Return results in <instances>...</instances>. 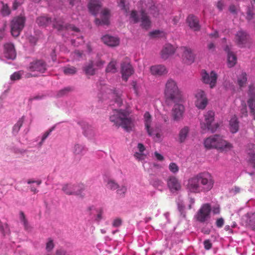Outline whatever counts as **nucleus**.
<instances>
[{"label": "nucleus", "mask_w": 255, "mask_h": 255, "mask_svg": "<svg viewBox=\"0 0 255 255\" xmlns=\"http://www.w3.org/2000/svg\"><path fill=\"white\" fill-rule=\"evenodd\" d=\"M63 71L65 74L68 75L74 74L76 72V68L72 66L64 67Z\"/></svg>", "instance_id": "45"}, {"label": "nucleus", "mask_w": 255, "mask_h": 255, "mask_svg": "<svg viewBox=\"0 0 255 255\" xmlns=\"http://www.w3.org/2000/svg\"><path fill=\"white\" fill-rule=\"evenodd\" d=\"M122 224V220L119 218H116L113 222V226L115 227H119Z\"/></svg>", "instance_id": "60"}, {"label": "nucleus", "mask_w": 255, "mask_h": 255, "mask_svg": "<svg viewBox=\"0 0 255 255\" xmlns=\"http://www.w3.org/2000/svg\"><path fill=\"white\" fill-rule=\"evenodd\" d=\"M84 70L87 75H93L95 74L97 68L94 65L93 61H91L85 66Z\"/></svg>", "instance_id": "34"}, {"label": "nucleus", "mask_w": 255, "mask_h": 255, "mask_svg": "<svg viewBox=\"0 0 255 255\" xmlns=\"http://www.w3.org/2000/svg\"><path fill=\"white\" fill-rule=\"evenodd\" d=\"M24 117L20 118L13 127V133L16 134L19 130L24 122Z\"/></svg>", "instance_id": "42"}, {"label": "nucleus", "mask_w": 255, "mask_h": 255, "mask_svg": "<svg viewBox=\"0 0 255 255\" xmlns=\"http://www.w3.org/2000/svg\"><path fill=\"white\" fill-rule=\"evenodd\" d=\"M51 131H52V129H50L49 131H47L46 132H45V133H44L43 134L41 137L40 138V141L38 143V144L39 147H40L42 145L43 143L44 142L45 140L47 138V137L48 136V135H49V134L51 132Z\"/></svg>", "instance_id": "50"}, {"label": "nucleus", "mask_w": 255, "mask_h": 255, "mask_svg": "<svg viewBox=\"0 0 255 255\" xmlns=\"http://www.w3.org/2000/svg\"><path fill=\"white\" fill-rule=\"evenodd\" d=\"M246 225L250 227L253 230H255V212L248 213L245 217Z\"/></svg>", "instance_id": "30"}, {"label": "nucleus", "mask_w": 255, "mask_h": 255, "mask_svg": "<svg viewBox=\"0 0 255 255\" xmlns=\"http://www.w3.org/2000/svg\"><path fill=\"white\" fill-rule=\"evenodd\" d=\"M164 93L167 101L176 103L182 100L181 93L177 83L172 79H169L166 82Z\"/></svg>", "instance_id": "6"}, {"label": "nucleus", "mask_w": 255, "mask_h": 255, "mask_svg": "<svg viewBox=\"0 0 255 255\" xmlns=\"http://www.w3.org/2000/svg\"><path fill=\"white\" fill-rule=\"evenodd\" d=\"M150 71L152 75L156 76H161L167 73L166 67L162 65H156L151 66Z\"/></svg>", "instance_id": "26"}, {"label": "nucleus", "mask_w": 255, "mask_h": 255, "mask_svg": "<svg viewBox=\"0 0 255 255\" xmlns=\"http://www.w3.org/2000/svg\"><path fill=\"white\" fill-rule=\"evenodd\" d=\"M152 185L160 191H162L164 186V183L161 180L155 179L152 182Z\"/></svg>", "instance_id": "43"}, {"label": "nucleus", "mask_w": 255, "mask_h": 255, "mask_svg": "<svg viewBox=\"0 0 255 255\" xmlns=\"http://www.w3.org/2000/svg\"><path fill=\"white\" fill-rule=\"evenodd\" d=\"M242 108L241 110V114L243 116H246L247 115V113H248L246 103L245 102H243L242 104Z\"/></svg>", "instance_id": "58"}, {"label": "nucleus", "mask_w": 255, "mask_h": 255, "mask_svg": "<svg viewBox=\"0 0 255 255\" xmlns=\"http://www.w3.org/2000/svg\"><path fill=\"white\" fill-rule=\"evenodd\" d=\"M1 12L3 15H8L10 13V9L6 4H3Z\"/></svg>", "instance_id": "54"}, {"label": "nucleus", "mask_w": 255, "mask_h": 255, "mask_svg": "<svg viewBox=\"0 0 255 255\" xmlns=\"http://www.w3.org/2000/svg\"><path fill=\"white\" fill-rule=\"evenodd\" d=\"M248 154L249 163L255 170V145H252V148L248 151Z\"/></svg>", "instance_id": "31"}, {"label": "nucleus", "mask_w": 255, "mask_h": 255, "mask_svg": "<svg viewBox=\"0 0 255 255\" xmlns=\"http://www.w3.org/2000/svg\"><path fill=\"white\" fill-rule=\"evenodd\" d=\"M175 50L174 46L169 43L166 44L161 51V56L162 59H167L175 53Z\"/></svg>", "instance_id": "24"}, {"label": "nucleus", "mask_w": 255, "mask_h": 255, "mask_svg": "<svg viewBox=\"0 0 255 255\" xmlns=\"http://www.w3.org/2000/svg\"><path fill=\"white\" fill-rule=\"evenodd\" d=\"M167 185L170 191L174 193L181 189V184L178 179L174 176H170L167 180Z\"/></svg>", "instance_id": "19"}, {"label": "nucleus", "mask_w": 255, "mask_h": 255, "mask_svg": "<svg viewBox=\"0 0 255 255\" xmlns=\"http://www.w3.org/2000/svg\"><path fill=\"white\" fill-rule=\"evenodd\" d=\"M211 207L209 204H204L197 212L194 217L195 219L200 223H206L210 218Z\"/></svg>", "instance_id": "10"}, {"label": "nucleus", "mask_w": 255, "mask_h": 255, "mask_svg": "<svg viewBox=\"0 0 255 255\" xmlns=\"http://www.w3.org/2000/svg\"><path fill=\"white\" fill-rule=\"evenodd\" d=\"M194 105L198 109L204 110L207 106L208 100L203 90L198 89L194 93Z\"/></svg>", "instance_id": "9"}, {"label": "nucleus", "mask_w": 255, "mask_h": 255, "mask_svg": "<svg viewBox=\"0 0 255 255\" xmlns=\"http://www.w3.org/2000/svg\"><path fill=\"white\" fill-rule=\"evenodd\" d=\"M55 255H69L64 250L60 249L56 252Z\"/></svg>", "instance_id": "63"}, {"label": "nucleus", "mask_w": 255, "mask_h": 255, "mask_svg": "<svg viewBox=\"0 0 255 255\" xmlns=\"http://www.w3.org/2000/svg\"><path fill=\"white\" fill-rule=\"evenodd\" d=\"M204 145L207 149L215 148L223 152H228L232 149L233 145L218 134L210 136L204 140Z\"/></svg>", "instance_id": "4"}, {"label": "nucleus", "mask_w": 255, "mask_h": 255, "mask_svg": "<svg viewBox=\"0 0 255 255\" xmlns=\"http://www.w3.org/2000/svg\"><path fill=\"white\" fill-rule=\"evenodd\" d=\"M136 149H137V150H139L140 152H144V151L145 150L144 146L140 143H138Z\"/></svg>", "instance_id": "64"}, {"label": "nucleus", "mask_w": 255, "mask_h": 255, "mask_svg": "<svg viewBox=\"0 0 255 255\" xmlns=\"http://www.w3.org/2000/svg\"><path fill=\"white\" fill-rule=\"evenodd\" d=\"M224 223V220L222 218L217 219L216 221V226L219 228L222 227L223 226Z\"/></svg>", "instance_id": "62"}, {"label": "nucleus", "mask_w": 255, "mask_h": 255, "mask_svg": "<svg viewBox=\"0 0 255 255\" xmlns=\"http://www.w3.org/2000/svg\"><path fill=\"white\" fill-rule=\"evenodd\" d=\"M109 120L114 126L122 127L128 131L131 130L134 125L129 112L125 110H114L110 115Z\"/></svg>", "instance_id": "3"}, {"label": "nucleus", "mask_w": 255, "mask_h": 255, "mask_svg": "<svg viewBox=\"0 0 255 255\" xmlns=\"http://www.w3.org/2000/svg\"><path fill=\"white\" fill-rule=\"evenodd\" d=\"M94 63V65L97 69L102 68L104 65L105 64V61L100 59L99 57L94 60L93 61Z\"/></svg>", "instance_id": "48"}, {"label": "nucleus", "mask_w": 255, "mask_h": 255, "mask_svg": "<svg viewBox=\"0 0 255 255\" xmlns=\"http://www.w3.org/2000/svg\"><path fill=\"white\" fill-rule=\"evenodd\" d=\"M50 19L45 16H41L36 19L37 23L40 26L46 25L50 22Z\"/></svg>", "instance_id": "41"}, {"label": "nucleus", "mask_w": 255, "mask_h": 255, "mask_svg": "<svg viewBox=\"0 0 255 255\" xmlns=\"http://www.w3.org/2000/svg\"><path fill=\"white\" fill-rule=\"evenodd\" d=\"M54 244L53 241L51 239H49L46 245V250L48 252H50L54 248Z\"/></svg>", "instance_id": "51"}, {"label": "nucleus", "mask_w": 255, "mask_h": 255, "mask_svg": "<svg viewBox=\"0 0 255 255\" xmlns=\"http://www.w3.org/2000/svg\"><path fill=\"white\" fill-rule=\"evenodd\" d=\"M121 73L123 80L125 81H127L128 78L133 74L134 70L128 59H125L121 63Z\"/></svg>", "instance_id": "11"}, {"label": "nucleus", "mask_w": 255, "mask_h": 255, "mask_svg": "<svg viewBox=\"0 0 255 255\" xmlns=\"http://www.w3.org/2000/svg\"><path fill=\"white\" fill-rule=\"evenodd\" d=\"M211 210L212 211L214 214H218L220 213V207L218 205H216L215 206L211 208Z\"/></svg>", "instance_id": "61"}, {"label": "nucleus", "mask_w": 255, "mask_h": 255, "mask_svg": "<svg viewBox=\"0 0 255 255\" xmlns=\"http://www.w3.org/2000/svg\"><path fill=\"white\" fill-rule=\"evenodd\" d=\"M237 62V57L236 55L231 51H228L227 64L228 67H232L235 65Z\"/></svg>", "instance_id": "36"}, {"label": "nucleus", "mask_w": 255, "mask_h": 255, "mask_svg": "<svg viewBox=\"0 0 255 255\" xmlns=\"http://www.w3.org/2000/svg\"><path fill=\"white\" fill-rule=\"evenodd\" d=\"M2 55L7 59H14L15 58L16 53L12 43H6L3 45Z\"/></svg>", "instance_id": "20"}, {"label": "nucleus", "mask_w": 255, "mask_h": 255, "mask_svg": "<svg viewBox=\"0 0 255 255\" xmlns=\"http://www.w3.org/2000/svg\"><path fill=\"white\" fill-rule=\"evenodd\" d=\"M6 22L2 21L0 22V40H1L5 36V28L6 27Z\"/></svg>", "instance_id": "46"}, {"label": "nucleus", "mask_w": 255, "mask_h": 255, "mask_svg": "<svg viewBox=\"0 0 255 255\" xmlns=\"http://www.w3.org/2000/svg\"><path fill=\"white\" fill-rule=\"evenodd\" d=\"M28 69L31 72L43 73L47 70V65L42 60H34L30 63Z\"/></svg>", "instance_id": "13"}, {"label": "nucleus", "mask_w": 255, "mask_h": 255, "mask_svg": "<svg viewBox=\"0 0 255 255\" xmlns=\"http://www.w3.org/2000/svg\"><path fill=\"white\" fill-rule=\"evenodd\" d=\"M104 94L105 96L108 95V98H112L115 101L116 103L118 106H121L122 104V100L121 98L122 91L120 90H114L108 88H104Z\"/></svg>", "instance_id": "18"}, {"label": "nucleus", "mask_w": 255, "mask_h": 255, "mask_svg": "<svg viewBox=\"0 0 255 255\" xmlns=\"http://www.w3.org/2000/svg\"><path fill=\"white\" fill-rule=\"evenodd\" d=\"M151 35L153 37H162L164 36L165 34L163 31L160 30H155L151 32Z\"/></svg>", "instance_id": "55"}, {"label": "nucleus", "mask_w": 255, "mask_h": 255, "mask_svg": "<svg viewBox=\"0 0 255 255\" xmlns=\"http://www.w3.org/2000/svg\"><path fill=\"white\" fill-rule=\"evenodd\" d=\"M247 75L245 72H242L238 77L237 83L240 88L244 87L247 83Z\"/></svg>", "instance_id": "38"}, {"label": "nucleus", "mask_w": 255, "mask_h": 255, "mask_svg": "<svg viewBox=\"0 0 255 255\" xmlns=\"http://www.w3.org/2000/svg\"><path fill=\"white\" fill-rule=\"evenodd\" d=\"M229 128L230 131L233 133L237 132L239 128V122L236 116H233L229 121Z\"/></svg>", "instance_id": "29"}, {"label": "nucleus", "mask_w": 255, "mask_h": 255, "mask_svg": "<svg viewBox=\"0 0 255 255\" xmlns=\"http://www.w3.org/2000/svg\"><path fill=\"white\" fill-rule=\"evenodd\" d=\"M73 152L75 155H83L87 151L86 147L80 143L75 144L73 147Z\"/></svg>", "instance_id": "32"}, {"label": "nucleus", "mask_w": 255, "mask_h": 255, "mask_svg": "<svg viewBox=\"0 0 255 255\" xmlns=\"http://www.w3.org/2000/svg\"><path fill=\"white\" fill-rule=\"evenodd\" d=\"M143 122L145 129L148 135L155 142H161L163 138V133L161 127L154 125L151 115L146 112L143 116Z\"/></svg>", "instance_id": "5"}, {"label": "nucleus", "mask_w": 255, "mask_h": 255, "mask_svg": "<svg viewBox=\"0 0 255 255\" xmlns=\"http://www.w3.org/2000/svg\"><path fill=\"white\" fill-rule=\"evenodd\" d=\"M248 104L250 110L251 115L255 120V87L253 85H250L248 92Z\"/></svg>", "instance_id": "14"}, {"label": "nucleus", "mask_w": 255, "mask_h": 255, "mask_svg": "<svg viewBox=\"0 0 255 255\" xmlns=\"http://www.w3.org/2000/svg\"><path fill=\"white\" fill-rule=\"evenodd\" d=\"M214 183L212 176L208 173L203 172L189 178L186 187L189 193H205L212 189Z\"/></svg>", "instance_id": "1"}, {"label": "nucleus", "mask_w": 255, "mask_h": 255, "mask_svg": "<svg viewBox=\"0 0 255 255\" xmlns=\"http://www.w3.org/2000/svg\"><path fill=\"white\" fill-rule=\"evenodd\" d=\"M106 182L107 187L111 190H115L119 187V185L112 178H108Z\"/></svg>", "instance_id": "39"}, {"label": "nucleus", "mask_w": 255, "mask_h": 255, "mask_svg": "<svg viewBox=\"0 0 255 255\" xmlns=\"http://www.w3.org/2000/svg\"><path fill=\"white\" fill-rule=\"evenodd\" d=\"M62 191L67 195H80L83 189L80 185L72 184H66L63 185Z\"/></svg>", "instance_id": "17"}, {"label": "nucleus", "mask_w": 255, "mask_h": 255, "mask_svg": "<svg viewBox=\"0 0 255 255\" xmlns=\"http://www.w3.org/2000/svg\"><path fill=\"white\" fill-rule=\"evenodd\" d=\"M201 75L202 80L204 83L209 85L211 88H213L215 86L217 75L215 72L211 71L210 73H208L205 71H203Z\"/></svg>", "instance_id": "15"}, {"label": "nucleus", "mask_w": 255, "mask_h": 255, "mask_svg": "<svg viewBox=\"0 0 255 255\" xmlns=\"http://www.w3.org/2000/svg\"><path fill=\"white\" fill-rule=\"evenodd\" d=\"M110 17V10L107 8L103 9L100 14V18L96 19V23L98 25H105L109 23Z\"/></svg>", "instance_id": "22"}, {"label": "nucleus", "mask_w": 255, "mask_h": 255, "mask_svg": "<svg viewBox=\"0 0 255 255\" xmlns=\"http://www.w3.org/2000/svg\"><path fill=\"white\" fill-rule=\"evenodd\" d=\"M215 113L213 111H208L204 115V119L201 122V128L203 130L216 131L218 127L217 124H214Z\"/></svg>", "instance_id": "7"}, {"label": "nucleus", "mask_w": 255, "mask_h": 255, "mask_svg": "<svg viewBox=\"0 0 255 255\" xmlns=\"http://www.w3.org/2000/svg\"><path fill=\"white\" fill-rule=\"evenodd\" d=\"M102 41L108 46L114 47L118 46L120 43V39L116 36L110 35H105L102 38Z\"/></svg>", "instance_id": "25"}, {"label": "nucleus", "mask_w": 255, "mask_h": 255, "mask_svg": "<svg viewBox=\"0 0 255 255\" xmlns=\"http://www.w3.org/2000/svg\"><path fill=\"white\" fill-rule=\"evenodd\" d=\"M187 22L190 28L194 30H198L200 29L199 20L193 15H189L187 18Z\"/></svg>", "instance_id": "28"}, {"label": "nucleus", "mask_w": 255, "mask_h": 255, "mask_svg": "<svg viewBox=\"0 0 255 255\" xmlns=\"http://www.w3.org/2000/svg\"><path fill=\"white\" fill-rule=\"evenodd\" d=\"M84 134L88 137H92L95 135L94 130L92 128H88L84 131Z\"/></svg>", "instance_id": "52"}, {"label": "nucleus", "mask_w": 255, "mask_h": 255, "mask_svg": "<svg viewBox=\"0 0 255 255\" xmlns=\"http://www.w3.org/2000/svg\"><path fill=\"white\" fill-rule=\"evenodd\" d=\"M132 86L134 90V93L136 96H139L143 91L144 89V85L140 83L133 82Z\"/></svg>", "instance_id": "37"}, {"label": "nucleus", "mask_w": 255, "mask_h": 255, "mask_svg": "<svg viewBox=\"0 0 255 255\" xmlns=\"http://www.w3.org/2000/svg\"><path fill=\"white\" fill-rule=\"evenodd\" d=\"M89 210L91 212V214H96L95 220L97 221H100L102 219V215L103 210L100 207L91 206L89 207Z\"/></svg>", "instance_id": "33"}, {"label": "nucleus", "mask_w": 255, "mask_h": 255, "mask_svg": "<svg viewBox=\"0 0 255 255\" xmlns=\"http://www.w3.org/2000/svg\"><path fill=\"white\" fill-rule=\"evenodd\" d=\"M117 61L114 60H112L109 64L108 65L106 71L107 73H114L117 72Z\"/></svg>", "instance_id": "40"}, {"label": "nucleus", "mask_w": 255, "mask_h": 255, "mask_svg": "<svg viewBox=\"0 0 255 255\" xmlns=\"http://www.w3.org/2000/svg\"><path fill=\"white\" fill-rule=\"evenodd\" d=\"M0 233L4 237L10 235V231L8 225L6 223H3L0 221Z\"/></svg>", "instance_id": "35"}, {"label": "nucleus", "mask_w": 255, "mask_h": 255, "mask_svg": "<svg viewBox=\"0 0 255 255\" xmlns=\"http://www.w3.org/2000/svg\"><path fill=\"white\" fill-rule=\"evenodd\" d=\"M184 111L185 108L182 104H175L173 107L171 112L172 120L175 122L181 121L183 119Z\"/></svg>", "instance_id": "16"}, {"label": "nucleus", "mask_w": 255, "mask_h": 255, "mask_svg": "<svg viewBox=\"0 0 255 255\" xmlns=\"http://www.w3.org/2000/svg\"><path fill=\"white\" fill-rule=\"evenodd\" d=\"M134 156L136 159L142 161L146 158L147 154L144 152H140L136 149L134 152Z\"/></svg>", "instance_id": "44"}, {"label": "nucleus", "mask_w": 255, "mask_h": 255, "mask_svg": "<svg viewBox=\"0 0 255 255\" xmlns=\"http://www.w3.org/2000/svg\"><path fill=\"white\" fill-rule=\"evenodd\" d=\"M137 7L138 11L136 10H133L129 14V22L136 23L140 21L142 27L145 29L148 28L151 25V21L145 13V11L147 9H154L155 6L153 1L152 0L146 1L140 0L137 3Z\"/></svg>", "instance_id": "2"}, {"label": "nucleus", "mask_w": 255, "mask_h": 255, "mask_svg": "<svg viewBox=\"0 0 255 255\" xmlns=\"http://www.w3.org/2000/svg\"><path fill=\"white\" fill-rule=\"evenodd\" d=\"M178 50L181 54V58L184 63L190 64L194 61L195 54L191 48L187 47H181Z\"/></svg>", "instance_id": "12"}, {"label": "nucleus", "mask_w": 255, "mask_h": 255, "mask_svg": "<svg viewBox=\"0 0 255 255\" xmlns=\"http://www.w3.org/2000/svg\"><path fill=\"white\" fill-rule=\"evenodd\" d=\"M127 187L125 185L119 186V187L117 189V193L119 194H124L127 191Z\"/></svg>", "instance_id": "56"}, {"label": "nucleus", "mask_w": 255, "mask_h": 255, "mask_svg": "<svg viewBox=\"0 0 255 255\" xmlns=\"http://www.w3.org/2000/svg\"><path fill=\"white\" fill-rule=\"evenodd\" d=\"M153 157L158 161H162L164 160V158L163 156L158 153L157 151H155L153 153Z\"/></svg>", "instance_id": "57"}, {"label": "nucleus", "mask_w": 255, "mask_h": 255, "mask_svg": "<svg viewBox=\"0 0 255 255\" xmlns=\"http://www.w3.org/2000/svg\"><path fill=\"white\" fill-rule=\"evenodd\" d=\"M101 6V0H89L88 4L89 10L94 15H96L98 13Z\"/></svg>", "instance_id": "27"}, {"label": "nucleus", "mask_w": 255, "mask_h": 255, "mask_svg": "<svg viewBox=\"0 0 255 255\" xmlns=\"http://www.w3.org/2000/svg\"><path fill=\"white\" fill-rule=\"evenodd\" d=\"M235 42L241 47H245L249 41V35L245 31L239 30L235 36Z\"/></svg>", "instance_id": "21"}, {"label": "nucleus", "mask_w": 255, "mask_h": 255, "mask_svg": "<svg viewBox=\"0 0 255 255\" xmlns=\"http://www.w3.org/2000/svg\"><path fill=\"white\" fill-rule=\"evenodd\" d=\"M169 169L172 173L176 174L179 171V167L176 163L172 162L169 165Z\"/></svg>", "instance_id": "49"}, {"label": "nucleus", "mask_w": 255, "mask_h": 255, "mask_svg": "<svg viewBox=\"0 0 255 255\" xmlns=\"http://www.w3.org/2000/svg\"><path fill=\"white\" fill-rule=\"evenodd\" d=\"M25 18L22 15L14 17L10 22V32L13 36H18L25 26Z\"/></svg>", "instance_id": "8"}, {"label": "nucleus", "mask_w": 255, "mask_h": 255, "mask_svg": "<svg viewBox=\"0 0 255 255\" xmlns=\"http://www.w3.org/2000/svg\"><path fill=\"white\" fill-rule=\"evenodd\" d=\"M190 128L188 126H184L179 131L177 141L180 143H184L188 139Z\"/></svg>", "instance_id": "23"}, {"label": "nucleus", "mask_w": 255, "mask_h": 255, "mask_svg": "<svg viewBox=\"0 0 255 255\" xmlns=\"http://www.w3.org/2000/svg\"><path fill=\"white\" fill-rule=\"evenodd\" d=\"M117 2L119 6L126 12H127L128 7V5L126 4V0H118Z\"/></svg>", "instance_id": "47"}, {"label": "nucleus", "mask_w": 255, "mask_h": 255, "mask_svg": "<svg viewBox=\"0 0 255 255\" xmlns=\"http://www.w3.org/2000/svg\"><path fill=\"white\" fill-rule=\"evenodd\" d=\"M204 248L206 250H210L212 248V243L209 240H206L204 242Z\"/></svg>", "instance_id": "59"}, {"label": "nucleus", "mask_w": 255, "mask_h": 255, "mask_svg": "<svg viewBox=\"0 0 255 255\" xmlns=\"http://www.w3.org/2000/svg\"><path fill=\"white\" fill-rule=\"evenodd\" d=\"M21 77V73L20 72H16L10 76V79L14 81L20 79Z\"/></svg>", "instance_id": "53"}]
</instances>
